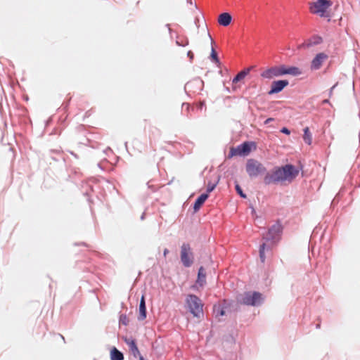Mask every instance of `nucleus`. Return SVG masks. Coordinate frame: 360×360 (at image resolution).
<instances>
[{
    "instance_id": "obj_1",
    "label": "nucleus",
    "mask_w": 360,
    "mask_h": 360,
    "mask_svg": "<svg viewBox=\"0 0 360 360\" xmlns=\"http://www.w3.org/2000/svg\"><path fill=\"white\" fill-rule=\"evenodd\" d=\"M245 170L250 178L253 179L259 175H264V183L265 185L277 184L287 181L291 182L299 174V169L291 164H287L281 167H275L271 172H267L266 167L257 160L250 158L247 160Z\"/></svg>"
},
{
    "instance_id": "obj_2",
    "label": "nucleus",
    "mask_w": 360,
    "mask_h": 360,
    "mask_svg": "<svg viewBox=\"0 0 360 360\" xmlns=\"http://www.w3.org/2000/svg\"><path fill=\"white\" fill-rule=\"evenodd\" d=\"M189 311L195 317L199 318L203 314V304L201 300L195 295L190 294L186 299Z\"/></svg>"
},
{
    "instance_id": "obj_3",
    "label": "nucleus",
    "mask_w": 360,
    "mask_h": 360,
    "mask_svg": "<svg viewBox=\"0 0 360 360\" xmlns=\"http://www.w3.org/2000/svg\"><path fill=\"white\" fill-rule=\"evenodd\" d=\"M240 303L248 306H259L262 303V294L259 292H245L240 299Z\"/></svg>"
},
{
    "instance_id": "obj_4",
    "label": "nucleus",
    "mask_w": 360,
    "mask_h": 360,
    "mask_svg": "<svg viewBox=\"0 0 360 360\" xmlns=\"http://www.w3.org/2000/svg\"><path fill=\"white\" fill-rule=\"evenodd\" d=\"M255 146L254 142L245 141L238 145L236 148H231L228 158H231L236 155L246 156L252 150V147Z\"/></svg>"
},
{
    "instance_id": "obj_5",
    "label": "nucleus",
    "mask_w": 360,
    "mask_h": 360,
    "mask_svg": "<svg viewBox=\"0 0 360 360\" xmlns=\"http://www.w3.org/2000/svg\"><path fill=\"white\" fill-rule=\"evenodd\" d=\"M181 262L184 266L190 267L193 263L194 257L188 243H183L181 247Z\"/></svg>"
},
{
    "instance_id": "obj_6",
    "label": "nucleus",
    "mask_w": 360,
    "mask_h": 360,
    "mask_svg": "<svg viewBox=\"0 0 360 360\" xmlns=\"http://www.w3.org/2000/svg\"><path fill=\"white\" fill-rule=\"evenodd\" d=\"M204 86V82L200 77H195L188 82L184 86L186 93L188 96L200 94Z\"/></svg>"
},
{
    "instance_id": "obj_7",
    "label": "nucleus",
    "mask_w": 360,
    "mask_h": 360,
    "mask_svg": "<svg viewBox=\"0 0 360 360\" xmlns=\"http://www.w3.org/2000/svg\"><path fill=\"white\" fill-rule=\"evenodd\" d=\"M283 227L279 221L274 224L268 230L266 234L263 237V239L266 242L274 243L278 240L282 233Z\"/></svg>"
},
{
    "instance_id": "obj_8",
    "label": "nucleus",
    "mask_w": 360,
    "mask_h": 360,
    "mask_svg": "<svg viewBox=\"0 0 360 360\" xmlns=\"http://www.w3.org/2000/svg\"><path fill=\"white\" fill-rule=\"evenodd\" d=\"M332 3L330 0H317L310 7L311 12L323 16L324 13L331 6Z\"/></svg>"
},
{
    "instance_id": "obj_9",
    "label": "nucleus",
    "mask_w": 360,
    "mask_h": 360,
    "mask_svg": "<svg viewBox=\"0 0 360 360\" xmlns=\"http://www.w3.org/2000/svg\"><path fill=\"white\" fill-rule=\"evenodd\" d=\"M289 84L287 79L274 80L271 82L270 89L268 91L269 95L277 94L281 92Z\"/></svg>"
},
{
    "instance_id": "obj_10",
    "label": "nucleus",
    "mask_w": 360,
    "mask_h": 360,
    "mask_svg": "<svg viewBox=\"0 0 360 360\" xmlns=\"http://www.w3.org/2000/svg\"><path fill=\"white\" fill-rule=\"evenodd\" d=\"M328 58V55L325 53H319L313 58L311 63L310 68L312 70H319L325 60Z\"/></svg>"
},
{
    "instance_id": "obj_11",
    "label": "nucleus",
    "mask_w": 360,
    "mask_h": 360,
    "mask_svg": "<svg viewBox=\"0 0 360 360\" xmlns=\"http://www.w3.org/2000/svg\"><path fill=\"white\" fill-rule=\"evenodd\" d=\"M323 42V39L319 35H313L302 44L300 45V48L309 49L311 46L321 44Z\"/></svg>"
},
{
    "instance_id": "obj_12",
    "label": "nucleus",
    "mask_w": 360,
    "mask_h": 360,
    "mask_svg": "<svg viewBox=\"0 0 360 360\" xmlns=\"http://www.w3.org/2000/svg\"><path fill=\"white\" fill-rule=\"evenodd\" d=\"M124 341L129 346V350L132 355L135 358L139 357V359L140 360V356L142 355L140 354L139 348L136 345V340L132 338H124Z\"/></svg>"
},
{
    "instance_id": "obj_13",
    "label": "nucleus",
    "mask_w": 360,
    "mask_h": 360,
    "mask_svg": "<svg viewBox=\"0 0 360 360\" xmlns=\"http://www.w3.org/2000/svg\"><path fill=\"white\" fill-rule=\"evenodd\" d=\"M260 76L263 79H266L269 80L272 79L274 77H280L279 74H278V68H277V65L270 67V68L266 69L265 70L262 71L260 74Z\"/></svg>"
},
{
    "instance_id": "obj_14",
    "label": "nucleus",
    "mask_w": 360,
    "mask_h": 360,
    "mask_svg": "<svg viewBox=\"0 0 360 360\" xmlns=\"http://www.w3.org/2000/svg\"><path fill=\"white\" fill-rule=\"evenodd\" d=\"M139 311V314L138 319L139 321H143L144 319H146V316H147L146 301H145V297L143 295H142V297L140 300Z\"/></svg>"
},
{
    "instance_id": "obj_15",
    "label": "nucleus",
    "mask_w": 360,
    "mask_h": 360,
    "mask_svg": "<svg viewBox=\"0 0 360 360\" xmlns=\"http://www.w3.org/2000/svg\"><path fill=\"white\" fill-rule=\"evenodd\" d=\"M232 20V16L229 13H222L219 15L218 23L224 27H226L230 25Z\"/></svg>"
},
{
    "instance_id": "obj_16",
    "label": "nucleus",
    "mask_w": 360,
    "mask_h": 360,
    "mask_svg": "<svg viewBox=\"0 0 360 360\" xmlns=\"http://www.w3.org/2000/svg\"><path fill=\"white\" fill-rule=\"evenodd\" d=\"M209 195L207 193H202L195 200L193 208L195 212H198L201 206L205 203V200L208 198Z\"/></svg>"
},
{
    "instance_id": "obj_17",
    "label": "nucleus",
    "mask_w": 360,
    "mask_h": 360,
    "mask_svg": "<svg viewBox=\"0 0 360 360\" xmlns=\"http://www.w3.org/2000/svg\"><path fill=\"white\" fill-rule=\"evenodd\" d=\"M206 283V273L203 266H200L198 271L196 284L203 287Z\"/></svg>"
},
{
    "instance_id": "obj_18",
    "label": "nucleus",
    "mask_w": 360,
    "mask_h": 360,
    "mask_svg": "<svg viewBox=\"0 0 360 360\" xmlns=\"http://www.w3.org/2000/svg\"><path fill=\"white\" fill-rule=\"evenodd\" d=\"M251 68H245L243 70L240 71L236 74V75L233 78L232 83L236 84L243 79H244L250 72Z\"/></svg>"
},
{
    "instance_id": "obj_19",
    "label": "nucleus",
    "mask_w": 360,
    "mask_h": 360,
    "mask_svg": "<svg viewBox=\"0 0 360 360\" xmlns=\"http://www.w3.org/2000/svg\"><path fill=\"white\" fill-rule=\"evenodd\" d=\"M111 360H123L124 354L122 352L118 350L116 347H113L110 351Z\"/></svg>"
},
{
    "instance_id": "obj_20",
    "label": "nucleus",
    "mask_w": 360,
    "mask_h": 360,
    "mask_svg": "<svg viewBox=\"0 0 360 360\" xmlns=\"http://www.w3.org/2000/svg\"><path fill=\"white\" fill-rule=\"evenodd\" d=\"M265 250H271V246L269 245H266L265 243H263L260 247H259V259H260V261L262 263H264L265 262V259H266V257H265V253H264V251Z\"/></svg>"
},
{
    "instance_id": "obj_21",
    "label": "nucleus",
    "mask_w": 360,
    "mask_h": 360,
    "mask_svg": "<svg viewBox=\"0 0 360 360\" xmlns=\"http://www.w3.org/2000/svg\"><path fill=\"white\" fill-rule=\"evenodd\" d=\"M303 140L305 143L311 145L312 142L311 134L308 127L304 129Z\"/></svg>"
},
{
    "instance_id": "obj_22",
    "label": "nucleus",
    "mask_w": 360,
    "mask_h": 360,
    "mask_svg": "<svg viewBox=\"0 0 360 360\" xmlns=\"http://www.w3.org/2000/svg\"><path fill=\"white\" fill-rule=\"evenodd\" d=\"M302 74V70L295 66L287 67V75L292 76H299Z\"/></svg>"
},
{
    "instance_id": "obj_23",
    "label": "nucleus",
    "mask_w": 360,
    "mask_h": 360,
    "mask_svg": "<svg viewBox=\"0 0 360 360\" xmlns=\"http://www.w3.org/2000/svg\"><path fill=\"white\" fill-rule=\"evenodd\" d=\"M176 44L179 46H186L187 45H188V39L186 37L177 36Z\"/></svg>"
},
{
    "instance_id": "obj_24",
    "label": "nucleus",
    "mask_w": 360,
    "mask_h": 360,
    "mask_svg": "<svg viewBox=\"0 0 360 360\" xmlns=\"http://www.w3.org/2000/svg\"><path fill=\"white\" fill-rule=\"evenodd\" d=\"M210 59L212 61L214 62L215 63H217L218 65L220 64V61H219L217 53L212 46V49H211Z\"/></svg>"
},
{
    "instance_id": "obj_25",
    "label": "nucleus",
    "mask_w": 360,
    "mask_h": 360,
    "mask_svg": "<svg viewBox=\"0 0 360 360\" xmlns=\"http://www.w3.org/2000/svg\"><path fill=\"white\" fill-rule=\"evenodd\" d=\"M218 182H219V179L215 182L209 181L207 185V191H206L205 193H207L209 195L210 193H211L212 191H214V188H216Z\"/></svg>"
},
{
    "instance_id": "obj_26",
    "label": "nucleus",
    "mask_w": 360,
    "mask_h": 360,
    "mask_svg": "<svg viewBox=\"0 0 360 360\" xmlns=\"http://www.w3.org/2000/svg\"><path fill=\"white\" fill-rule=\"evenodd\" d=\"M235 189H236V191L237 194L239 195L240 197H241L242 198H247L246 194L243 192V191L241 188V187L240 186V185L238 184H237V183L235 185Z\"/></svg>"
},
{
    "instance_id": "obj_27",
    "label": "nucleus",
    "mask_w": 360,
    "mask_h": 360,
    "mask_svg": "<svg viewBox=\"0 0 360 360\" xmlns=\"http://www.w3.org/2000/svg\"><path fill=\"white\" fill-rule=\"evenodd\" d=\"M277 68H278V74L280 77L287 75V66L281 65H277Z\"/></svg>"
},
{
    "instance_id": "obj_28",
    "label": "nucleus",
    "mask_w": 360,
    "mask_h": 360,
    "mask_svg": "<svg viewBox=\"0 0 360 360\" xmlns=\"http://www.w3.org/2000/svg\"><path fill=\"white\" fill-rule=\"evenodd\" d=\"M84 186H86L87 188H86V190L85 191H84V194L86 195H90V192L94 191L93 186L91 184V181H88V182L84 183L83 187H84Z\"/></svg>"
},
{
    "instance_id": "obj_29",
    "label": "nucleus",
    "mask_w": 360,
    "mask_h": 360,
    "mask_svg": "<svg viewBox=\"0 0 360 360\" xmlns=\"http://www.w3.org/2000/svg\"><path fill=\"white\" fill-rule=\"evenodd\" d=\"M119 322L120 323L124 325V326H127L128 325V323H129V319L127 316L126 314H121L120 316V319H119Z\"/></svg>"
},
{
    "instance_id": "obj_30",
    "label": "nucleus",
    "mask_w": 360,
    "mask_h": 360,
    "mask_svg": "<svg viewBox=\"0 0 360 360\" xmlns=\"http://www.w3.org/2000/svg\"><path fill=\"white\" fill-rule=\"evenodd\" d=\"M69 103H70V101H67L65 102H63V103L60 106V109L65 110L68 107Z\"/></svg>"
},
{
    "instance_id": "obj_31",
    "label": "nucleus",
    "mask_w": 360,
    "mask_h": 360,
    "mask_svg": "<svg viewBox=\"0 0 360 360\" xmlns=\"http://www.w3.org/2000/svg\"><path fill=\"white\" fill-rule=\"evenodd\" d=\"M281 132L283 133V134H285L286 135H289L290 134V129H288L287 127H283L281 129Z\"/></svg>"
},
{
    "instance_id": "obj_32",
    "label": "nucleus",
    "mask_w": 360,
    "mask_h": 360,
    "mask_svg": "<svg viewBox=\"0 0 360 360\" xmlns=\"http://www.w3.org/2000/svg\"><path fill=\"white\" fill-rule=\"evenodd\" d=\"M181 108H182V110H186L188 111L189 108H190V105L187 103H183Z\"/></svg>"
},
{
    "instance_id": "obj_33",
    "label": "nucleus",
    "mask_w": 360,
    "mask_h": 360,
    "mask_svg": "<svg viewBox=\"0 0 360 360\" xmlns=\"http://www.w3.org/2000/svg\"><path fill=\"white\" fill-rule=\"evenodd\" d=\"M187 56L190 58V60H192L194 58V54L191 51H188L187 52Z\"/></svg>"
},
{
    "instance_id": "obj_34",
    "label": "nucleus",
    "mask_w": 360,
    "mask_h": 360,
    "mask_svg": "<svg viewBox=\"0 0 360 360\" xmlns=\"http://www.w3.org/2000/svg\"><path fill=\"white\" fill-rule=\"evenodd\" d=\"M338 85V83H336L335 84H334L330 89V91H329V96L330 97L333 94V91L334 90V89L336 87V86Z\"/></svg>"
},
{
    "instance_id": "obj_35",
    "label": "nucleus",
    "mask_w": 360,
    "mask_h": 360,
    "mask_svg": "<svg viewBox=\"0 0 360 360\" xmlns=\"http://www.w3.org/2000/svg\"><path fill=\"white\" fill-rule=\"evenodd\" d=\"M225 314V311L224 309H221L220 310H219L217 311V316H222Z\"/></svg>"
},
{
    "instance_id": "obj_36",
    "label": "nucleus",
    "mask_w": 360,
    "mask_h": 360,
    "mask_svg": "<svg viewBox=\"0 0 360 360\" xmlns=\"http://www.w3.org/2000/svg\"><path fill=\"white\" fill-rule=\"evenodd\" d=\"M147 185H148V188H151L153 192L156 191V188H154L153 186L150 185V181H148L147 183Z\"/></svg>"
},
{
    "instance_id": "obj_37",
    "label": "nucleus",
    "mask_w": 360,
    "mask_h": 360,
    "mask_svg": "<svg viewBox=\"0 0 360 360\" xmlns=\"http://www.w3.org/2000/svg\"><path fill=\"white\" fill-rule=\"evenodd\" d=\"M274 121V118H268L266 120V121L264 122V124H269V122Z\"/></svg>"
},
{
    "instance_id": "obj_38",
    "label": "nucleus",
    "mask_w": 360,
    "mask_h": 360,
    "mask_svg": "<svg viewBox=\"0 0 360 360\" xmlns=\"http://www.w3.org/2000/svg\"><path fill=\"white\" fill-rule=\"evenodd\" d=\"M169 253L168 249L165 248L163 251V255L165 257H166L167 255Z\"/></svg>"
},
{
    "instance_id": "obj_39",
    "label": "nucleus",
    "mask_w": 360,
    "mask_h": 360,
    "mask_svg": "<svg viewBox=\"0 0 360 360\" xmlns=\"http://www.w3.org/2000/svg\"><path fill=\"white\" fill-rule=\"evenodd\" d=\"M169 26H170L169 24L166 25V27H167L169 29V34L172 35V30L169 27Z\"/></svg>"
},
{
    "instance_id": "obj_40",
    "label": "nucleus",
    "mask_w": 360,
    "mask_h": 360,
    "mask_svg": "<svg viewBox=\"0 0 360 360\" xmlns=\"http://www.w3.org/2000/svg\"><path fill=\"white\" fill-rule=\"evenodd\" d=\"M224 89H225V91H227L228 93H231V91L230 90V88H229V87H228V86H224Z\"/></svg>"
},
{
    "instance_id": "obj_41",
    "label": "nucleus",
    "mask_w": 360,
    "mask_h": 360,
    "mask_svg": "<svg viewBox=\"0 0 360 360\" xmlns=\"http://www.w3.org/2000/svg\"><path fill=\"white\" fill-rule=\"evenodd\" d=\"M70 154H71L72 155H73L75 158H78L77 155V154H75L74 152L70 151Z\"/></svg>"
},
{
    "instance_id": "obj_42",
    "label": "nucleus",
    "mask_w": 360,
    "mask_h": 360,
    "mask_svg": "<svg viewBox=\"0 0 360 360\" xmlns=\"http://www.w3.org/2000/svg\"><path fill=\"white\" fill-rule=\"evenodd\" d=\"M144 218H145V213H143V214H142V215H141V220H143V219H144Z\"/></svg>"
},
{
    "instance_id": "obj_43",
    "label": "nucleus",
    "mask_w": 360,
    "mask_h": 360,
    "mask_svg": "<svg viewBox=\"0 0 360 360\" xmlns=\"http://www.w3.org/2000/svg\"><path fill=\"white\" fill-rule=\"evenodd\" d=\"M209 34V37H210V39H211V44H212H212H213V43H214V41H213V39H212V37L210 36V34Z\"/></svg>"
},
{
    "instance_id": "obj_44",
    "label": "nucleus",
    "mask_w": 360,
    "mask_h": 360,
    "mask_svg": "<svg viewBox=\"0 0 360 360\" xmlns=\"http://www.w3.org/2000/svg\"><path fill=\"white\" fill-rule=\"evenodd\" d=\"M323 103H329V100H328V99H325V100L323 101Z\"/></svg>"
},
{
    "instance_id": "obj_45",
    "label": "nucleus",
    "mask_w": 360,
    "mask_h": 360,
    "mask_svg": "<svg viewBox=\"0 0 360 360\" xmlns=\"http://www.w3.org/2000/svg\"><path fill=\"white\" fill-rule=\"evenodd\" d=\"M110 150H110V148H106V149L104 150V152H105V153H106L107 151H110Z\"/></svg>"
},
{
    "instance_id": "obj_46",
    "label": "nucleus",
    "mask_w": 360,
    "mask_h": 360,
    "mask_svg": "<svg viewBox=\"0 0 360 360\" xmlns=\"http://www.w3.org/2000/svg\"><path fill=\"white\" fill-rule=\"evenodd\" d=\"M98 166L101 169H103V168L101 167V163H98Z\"/></svg>"
},
{
    "instance_id": "obj_47",
    "label": "nucleus",
    "mask_w": 360,
    "mask_h": 360,
    "mask_svg": "<svg viewBox=\"0 0 360 360\" xmlns=\"http://www.w3.org/2000/svg\"><path fill=\"white\" fill-rule=\"evenodd\" d=\"M140 360H145L143 356H140Z\"/></svg>"
},
{
    "instance_id": "obj_48",
    "label": "nucleus",
    "mask_w": 360,
    "mask_h": 360,
    "mask_svg": "<svg viewBox=\"0 0 360 360\" xmlns=\"http://www.w3.org/2000/svg\"><path fill=\"white\" fill-rule=\"evenodd\" d=\"M236 86H233L232 91H236Z\"/></svg>"
},
{
    "instance_id": "obj_49",
    "label": "nucleus",
    "mask_w": 360,
    "mask_h": 360,
    "mask_svg": "<svg viewBox=\"0 0 360 360\" xmlns=\"http://www.w3.org/2000/svg\"><path fill=\"white\" fill-rule=\"evenodd\" d=\"M316 328H319L320 327V324H316Z\"/></svg>"
},
{
    "instance_id": "obj_50",
    "label": "nucleus",
    "mask_w": 360,
    "mask_h": 360,
    "mask_svg": "<svg viewBox=\"0 0 360 360\" xmlns=\"http://www.w3.org/2000/svg\"><path fill=\"white\" fill-rule=\"evenodd\" d=\"M83 245L88 246L85 243H82Z\"/></svg>"
},
{
    "instance_id": "obj_51",
    "label": "nucleus",
    "mask_w": 360,
    "mask_h": 360,
    "mask_svg": "<svg viewBox=\"0 0 360 360\" xmlns=\"http://www.w3.org/2000/svg\"><path fill=\"white\" fill-rule=\"evenodd\" d=\"M60 337H61L62 340H63L65 341L64 337L63 335H60Z\"/></svg>"
},
{
    "instance_id": "obj_52",
    "label": "nucleus",
    "mask_w": 360,
    "mask_h": 360,
    "mask_svg": "<svg viewBox=\"0 0 360 360\" xmlns=\"http://www.w3.org/2000/svg\"><path fill=\"white\" fill-rule=\"evenodd\" d=\"M51 152H57V150H51Z\"/></svg>"
}]
</instances>
